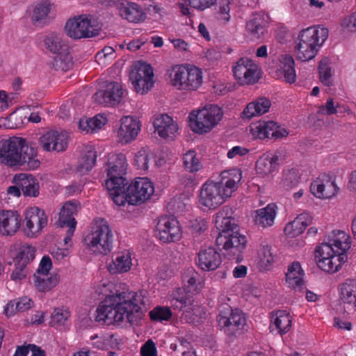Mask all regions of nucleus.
Listing matches in <instances>:
<instances>
[{
    "mask_svg": "<svg viewBox=\"0 0 356 356\" xmlns=\"http://www.w3.org/2000/svg\"><path fill=\"white\" fill-rule=\"evenodd\" d=\"M141 127L140 120L132 116H124L120 120V126L118 130L119 142L127 144L134 140Z\"/></svg>",
    "mask_w": 356,
    "mask_h": 356,
    "instance_id": "obj_20",
    "label": "nucleus"
},
{
    "mask_svg": "<svg viewBox=\"0 0 356 356\" xmlns=\"http://www.w3.org/2000/svg\"><path fill=\"white\" fill-rule=\"evenodd\" d=\"M190 227L193 234H200L207 229V221L204 218H196L190 222Z\"/></svg>",
    "mask_w": 356,
    "mask_h": 356,
    "instance_id": "obj_61",
    "label": "nucleus"
},
{
    "mask_svg": "<svg viewBox=\"0 0 356 356\" xmlns=\"http://www.w3.org/2000/svg\"><path fill=\"white\" fill-rule=\"evenodd\" d=\"M188 4L199 10H204L211 7L217 0H186Z\"/></svg>",
    "mask_w": 356,
    "mask_h": 356,
    "instance_id": "obj_58",
    "label": "nucleus"
},
{
    "mask_svg": "<svg viewBox=\"0 0 356 356\" xmlns=\"http://www.w3.org/2000/svg\"><path fill=\"white\" fill-rule=\"evenodd\" d=\"M97 156V152L90 147L79 159L76 165V171L81 175H84L89 172L95 165Z\"/></svg>",
    "mask_w": 356,
    "mask_h": 356,
    "instance_id": "obj_43",
    "label": "nucleus"
},
{
    "mask_svg": "<svg viewBox=\"0 0 356 356\" xmlns=\"http://www.w3.org/2000/svg\"><path fill=\"white\" fill-rule=\"evenodd\" d=\"M276 209L275 204H269L264 208L256 210L254 217L255 225L263 228L272 226L276 216Z\"/></svg>",
    "mask_w": 356,
    "mask_h": 356,
    "instance_id": "obj_34",
    "label": "nucleus"
},
{
    "mask_svg": "<svg viewBox=\"0 0 356 356\" xmlns=\"http://www.w3.org/2000/svg\"><path fill=\"white\" fill-rule=\"evenodd\" d=\"M223 174L219 181H207L202 186L199 202L202 206L209 209H215L231 197L236 189L235 180L224 177Z\"/></svg>",
    "mask_w": 356,
    "mask_h": 356,
    "instance_id": "obj_4",
    "label": "nucleus"
},
{
    "mask_svg": "<svg viewBox=\"0 0 356 356\" xmlns=\"http://www.w3.org/2000/svg\"><path fill=\"white\" fill-rule=\"evenodd\" d=\"M132 265L129 252H118L108 264V269L112 274L122 273L130 270Z\"/></svg>",
    "mask_w": 356,
    "mask_h": 356,
    "instance_id": "obj_36",
    "label": "nucleus"
},
{
    "mask_svg": "<svg viewBox=\"0 0 356 356\" xmlns=\"http://www.w3.org/2000/svg\"><path fill=\"white\" fill-rule=\"evenodd\" d=\"M233 72L242 84H252L259 79L257 65L247 58H242L237 62Z\"/></svg>",
    "mask_w": 356,
    "mask_h": 356,
    "instance_id": "obj_19",
    "label": "nucleus"
},
{
    "mask_svg": "<svg viewBox=\"0 0 356 356\" xmlns=\"http://www.w3.org/2000/svg\"><path fill=\"white\" fill-rule=\"evenodd\" d=\"M150 318L153 321H168L172 316V312L167 307H157L149 312Z\"/></svg>",
    "mask_w": 356,
    "mask_h": 356,
    "instance_id": "obj_53",
    "label": "nucleus"
},
{
    "mask_svg": "<svg viewBox=\"0 0 356 356\" xmlns=\"http://www.w3.org/2000/svg\"><path fill=\"white\" fill-rule=\"evenodd\" d=\"M65 29L67 35L74 39L94 37L99 31V27L92 22L91 15H79L70 19Z\"/></svg>",
    "mask_w": 356,
    "mask_h": 356,
    "instance_id": "obj_11",
    "label": "nucleus"
},
{
    "mask_svg": "<svg viewBox=\"0 0 356 356\" xmlns=\"http://www.w3.org/2000/svg\"><path fill=\"white\" fill-rule=\"evenodd\" d=\"M230 211L229 208L223 207L216 213L215 224L218 234L216 242L238 259L246 246L247 240L238 232L235 219L228 216Z\"/></svg>",
    "mask_w": 356,
    "mask_h": 356,
    "instance_id": "obj_3",
    "label": "nucleus"
},
{
    "mask_svg": "<svg viewBox=\"0 0 356 356\" xmlns=\"http://www.w3.org/2000/svg\"><path fill=\"white\" fill-rule=\"evenodd\" d=\"M107 122V118L103 115H97L92 118H82L79 122V129L86 133L93 132L102 128Z\"/></svg>",
    "mask_w": 356,
    "mask_h": 356,
    "instance_id": "obj_42",
    "label": "nucleus"
},
{
    "mask_svg": "<svg viewBox=\"0 0 356 356\" xmlns=\"http://www.w3.org/2000/svg\"><path fill=\"white\" fill-rule=\"evenodd\" d=\"M70 317V312L67 308L57 307L51 314L49 323L51 326L63 325Z\"/></svg>",
    "mask_w": 356,
    "mask_h": 356,
    "instance_id": "obj_50",
    "label": "nucleus"
},
{
    "mask_svg": "<svg viewBox=\"0 0 356 356\" xmlns=\"http://www.w3.org/2000/svg\"><path fill=\"white\" fill-rule=\"evenodd\" d=\"M217 322L220 330L230 337L242 334L247 330L245 314L238 309L225 307L218 315Z\"/></svg>",
    "mask_w": 356,
    "mask_h": 356,
    "instance_id": "obj_9",
    "label": "nucleus"
},
{
    "mask_svg": "<svg viewBox=\"0 0 356 356\" xmlns=\"http://www.w3.org/2000/svg\"><path fill=\"white\" fill-rule=\"evenodd\" d=\"M280 76L286 83H293L296 80L295 61L292 56H282L280 59Z\"/></svg>",
    "mask_w": 356,
    "mask_h": 356,
    "instance_id": "obj_38",
    "label": "nucleus"
},
{
    "mask_svg": "<svg viewBox=\"0 0 356 356\" xmlns=\"http://www.w3.org/2000/svg\"><path fill=\"white\" fill-rule=\"evenodd\" d=\"M341 26L350 31H356V12L343 18Z\"/></svg>",
    "mask_w": 356,
    "mask_h": 356,
    "instance_id": "obj_64",
    "label": "nucleus"
},
{
    "mask_svg": "<svg viewBox=\"0 0 356 356\" xmlns=\"http://www.w3.org/2000/svg\"><path fill=\"white\" fill-rule=\"evenodd\" d=\"M126 92L118 82H110L102 89L97 91L92 98L94 101L106 106L120 104Z\"/></svg>",
    "mask_w": 356,
    "mask_h": 356,
    "instance_id": "obj_16",
    "label": "nucleus"
},
{
    "mask_svg": "<svg viewBox=\"0 0 356 356\" xmlns=\"http://www.w3.org/2000/svg\"><path fill=\"white\" fill-rule=\"evenodd\" d=\"M170 79L172 85L178 90L193 91L202 83V72L195 65H175L170 71Z\"/></svg>",
    "mask_w": 356,
    "mask_h": 356,
    "instance_id": "obj_7",
    "label": "nucleus"
},
{
    "mask_svg": "<svg viewBox=\"0 0 356 356\" xmlns=\"http://www.w3.org/2000/svg\"><path fill=\"white\" fill-rule=\"evenodd\" d=\"M154 127L159 136L163 138L173 140L178 131V125L167 114H161L154 120Z\"/></svg>",
    "mask_w": 356,
    "mask_h": 356,
    "instance_id": "obj_25",
    "label": "nucleus"
},
{
    "mask_svg": "<svg viewBox=\"0 0 356 356\" xmlns=\"http://www.w3.org/2000/svg\"><path fill=\"white\" fill-rule=\"evenodd\" d=\"M26 274V265H23V264L17 261L16 267L11 274V279L15 281H19L24 279Z\"/></svg>",
    "mask_w": 356,
    "mask_h": 356,
    "instance_id": "obj_60",
    "label": "nucleus"
},
{
    "mask_svg": "<svg viewBox=\"0 0 356 356\" xmlns=\"http://www.w3.org/2000/svg\"><path fill=\"white\" fill-rule=\"evenodd\" d=\"M229 4H230L229 0H219L218 3V13L220 15H224V17H222V19L225 20V22H228L230 19Z\"/></svg>",
    "mask_w": 356,
    "mask_h": 356,
    "instance_id": "obj_62",
    "label": "nucleus"
},
{
    "mask_svg": "<svg viewBox=\"0 0 356 356\" xmlns=\"http://www.w3.org/2000/svg\"><path fill=\"white\" fill-rule=\"evenodd\" d=\"M329 60L327 58H323L318 64L319 78L323 84L327 86L332 85L331 67L328 64Z\"/></svg>",
    "mask_w": 356,
    "mask_h": 356,
    "instance_id": "obj_49",
    "label": "nucleus"
},
{
    "mask_svg": "<svg viewBox=\"0 0 356 356\" xmlns=\"http://www.w3.org/2000/svg\"><path fill=\"white\" fill-rule=\"evenodd\" d=\"M311 222V216L307 213H302L286 225L284 228L285 234L291 238L296 237L302 234Z\"/></svg>",
    "mask_w": 356,
    "mask_h": 356,
    "instance_id": "obj_32",
    "label": "nucleus"
},
{
    "mask_svg": "<svg viewBox=\"0 0 356 356\" xmlns=\"http://www.w3.org/2000/svg\"><path fill=\"white\" fill-rule=\"evenodd\" d=\"M40 143L44 151H65L67 146V135L66 132L51 130L40 138Z\"/></svg>",
    "mask_w": 356,
    "mask_h": 356,
    "instance_id": "obj_21",
    "label": "nucleus"
},
{
    "mask_svg": "<svg viewBox=\"0 0 356 356\" xmlns=\"http://www.w3.org/2000/svg\"><path fill=\"white\" fill-rule=\"evenodd\" d=\"M127 162L124 154L120 153L111 154L107 162L106 181H113L114 183H128L124 176L127 173Z\"/></svg>",
    "mask_w": 356,
    "mask_h": 356,
    "instance_id": "obj_18",
    "label": "nucleus"
},
{
    "mask_svg": "<svg viewBox=\"0 0 356 356\" xmlns=\"http://www.w3.org/2000/svg\"><path fill=\"white\" fill-rule=\"evenodd\" d=\"M0 159L6 165L28 170L40 165L37 149L25 138L17 136L0 141Z\"/></svg>",
    "mask_w": 356,
    "mask_h": 356,
    "instance_id": "obj_2",
    "label": "nucleus"
},
{
    "mask_svg": "<svg viewBox=\"0 0 356 356\" xmlns=\"http://www.w3.org/2000/svg\"><path fill=\"white\" fill-rule=\"evenodd\" d=\"M120 16L130 22L138 23L145 20L146 15L136 3H122L119 7Z\"/></svg>",
    "mask_w": 356,
    "mask_h": 356,
    "instance_id": "obj_31",
    "label": "nucleus"
},
{
    "mask_svg": "<svg viewBox=\"0 0 356 356\" xmlns=\"http://www.w3.org/2000/svg\"><path fill=\"white\" fill-rule=\"evenodd\" d=\"M338 104L335 105L332 98H328L325 105L321 106L318 109V113L326 115H331L337 113Z\"/></svg>",
    "mask_w": 356,
    "mask_h": 356,
    "instance_id": "obj_56",
    "label": "nucleus"
},
{
    "mask_svg": "<svg viewBox=\"0 0 356 356\" xmlns=\"http://www.w3.org/2000/svg\"><path fill=\"white\" fill-rule=\"evenodd\" d=\"M327 36L328 29L326 28H308L302 30L295 46L297 58L302 62L312 59L316 54V47L321 45Z\"/></svg>",
    "mask_w": 356,
    "mask_h": 356,
    "instance_id": "obj_6",
    "label": "nucleus"
},
{
    "mask_svg": "<svg viewBox=\"0 0 356 356\" xmlns=\"http://www.w3.org/2000/svg\"><path fill=\"white\" fill-rule=\"evenodd\" d=\"M346 259L347 256L345 254H338L330 258H321V259H317L316 262L318 268L322 270L329 273H334L339 270Z\"/></svg>",
    "mask_w": 356,
    "mask_h": 356,
    "instance_id": "obj_39",
    "label": "nucleus"
},
{
    "mask_svg": "<svg viewBox=\"0 0 356 356\" xmlns=\"http://www.w3.org/2000/svg\"><path fill=\"white\" fill-rule=\"evenodd\" d=\"M272 325H270L271 331L275 328L282 335L288 332L291 327V317L285 310H278L272 314Z\"/></svg>",
    "mask_w": 356,
    "mask_h": 356,
    "instance_id": "obj_37",
    "label": "nucleus"
},
{
    "mask_svg": "<svg viewBox=\"0 0 356 356\" xmlns=\"http://www.w3.org/2000/svg\"><path fill=\"white\" fill-rule=\"evenodd\" d=\"M153 69L150 65L138 62L129 74V79L137 92L145 94L153 86Z\"/></svg>",
    "mask_w": 356,
    "mask_h": 356,
    "instance_id": "obj_12",
    "label": "nucleus"
},
{
    "mask_svg": "<svg viewBox=\"0 0 356 356\" xmlns=\"http://www.w3.org/2000/svg\"><path fill=\"white\" fill-rule=\"evenodd\" d=\"M135 163L138 169L147 170L148 168L149 158L144 149L137 152L135 156Z\"/></svg>",
    "mask_w": 356,
    "mask_h": 356,
    "instance_id": "obj_57",
    "label": "nucleus"
},
{
    "mask_svg": "<svg viewBox=\"0 0 356 356\" xmlns=\"http://www.w3.org/2000/svg\"><path fill=\"white\" fill-rule=\"evenodd\" d=\"M181 235V228L176 218L172 216H163L159 219L156 236L161 241L175 242L179 240Z\"/></svg>",
    "mask_w": 356,
    "mask_h": 356,
    "instance_id": "obj_15",
    "label": "nucleus"
},
{
    "mask_svg": "<svg viewBox=\"0 0 356 356\" xmlns=\"http://www.w3.org/2000/svg\"><path fill=\"white\" fill-rule=\"evenodd\" d=\"M312 193L318 198L329 199L335 195L338 187L332 177L323 175L311 184Z\"/></svg>",
    "mask_w": 356,
    "mask_h": 356,
    "instance_id": "obj_23",
    "label": "nucleus"
},
{
    "mask_svg": "<svg viewBox=\"0 0 356 356\" xmlns=\"http://www.w3.org/2000/svg\"><path fill=\"white\" fill-rule=\"evenodd\" d=\"M13 356H46L45 352L33 344L18 346Z\"/></svg>",
    "mask_w": 356,
    "mask_h": 356,
    "instance_id": "obj_52",
    "label": "nucleus"
},
{
    "mask_svg": "<svg viewBox=\"0 0 356 356\" xmlns=\"http://www.w3.org/2000/svg\"><path fill=\"white\" fill-rule=\"evenodd\" d=\"M222 262L221 256L214 248L201 249L197 254L196 264L202 270L212 271L219 267Z\"/></svg>",
    "mask_w": 356,
    "mask_h": 356,
    "instance_id": "obj_24",
    "label": "nucleus"
},
{
    "mask_svg": "<svg viewBox=\"0 0 356 356\" xmlns=\"http://www.w3.org/2000/svg\"><path fill=\"white\" fill-rule=\"evenodd\" d=\"M129 204H140L148 200L154 193V186L147 177H138L127 187Z\"/></svg>",
    "mask_w": 356,
    "mask_h": 356,
    "instance_id": "obj_13",
    "label": "nucleus"
},
{
    "mask_svg": "<svg viewBox=\"0 0 356 356\" xmlns=\"http://www.w3.org/2000/svg\"><path fill=\"white\" fill-rule=\"evenodd\" d=\"M189 305H191V300L187 296H182L180 300L177 298H172L171 300V307L174 309L179 311L185 309V312H188V309H190L188 307Z\"/></svg>",
    "mask_w": 356,
    "mask_h": 356,
    "instance_id": "obj_59",
    "label": "nucleus"
},
{
    "mask_svg": "<svg viewBox=\"0 0 356 356\" xmlns=\"http://www.w3.org/2000/svg\"><path fill=\"white\" fill-rule=\"evenodd\" d=\"M250 133L254 138L259 139L273 138L277 140L288 135L287 131L274 121H259L252 124Z\"/></svg>",
    "mask_w": 356,
    "mask_h": 356,
    "instance_id": "obj_17",
    "label": "nucleus"
},
{
    "mask_svg": "<svg viewBox=\"0 0 356 356\" xmlns=\"http://www.w3.org/2000/svg\"><path fill=\"white\" fill-rule=\"evenodd\" d=\"M44 42L46 48L55 54L67 51L69 49V47L64 43L61 35L55 33L47 35Z\"/></svg>",
    "mask_w": 356,
    "mask_h": 356,
    "instance_id": "obj_41",
    "label": "nucleus"
},
{
    "mask_svg": "<svg viewBox=\"0 0 356 356\" xmlns=\"http://www.w3.org/2000/svg\"><path fill=\"white\" fill-rule=\"evenodd\" d=\"M267 15L264 13H255L251 19L247 22L246 29L252 40L259 39L264 34Z\"/></svg>",
    "mask_w": 356,
    "mask_h": 356,
    "instance_id": "obj_35",
    "label": "nucleus"
},
{
    "mask_svg": "<svg viewBox=\"0 0 356 356\" xmlns=\"http://www.w3.org/2000/svg\"><path fill=\"white\" fill-rule=\"evenodd\" d=\"M25 227L24 232L28 237H36L47 225V216L44 210L33 207L24 213Z\"/></svg>",
    "mask_w": 356,
    "mask_h": 356,
    "instance_id": "obj_14",
    "label": "nucleus"
},
{
    "mask_svg": "<svg viewBox=\"0 0 356 356\" xmlns=\"http://www.w3.org/2000/svg\"><path fill=\"white\" fill-rule=\"evenodd\" d=\"M141 356H156L155 344L151 340H148L140 349Z\"/></svg>",
    "mask_w": 356,
    "mask_h": 356,
    "instance_id": "obj_63",
    "label": "nucleus"
},
{
    "mask_svg": "<svg viewBox=\"0 0 356 356\" xmlns=\"http://www.w3.org/2000/svg\"><path fill=\"white\" fill-rule=\"evenodd\" d=\"M83 241L93 253L106 255L112 250L114 237L108 223L101 218L94 222Z\"/></svg>",
    "mask_w": 356,
    "mask_h": 356,
    "instance_id": "obj_5",
    "label": "nucleus"
},
{
    "mask_svg": "<svg viewBox=\"0 0 356 356\" xmlns=\"http://www.w3.org/2000/svg\"><path fill=\"white\" fill-rule=\"evenodd\" d=\"M33 282L39 291L47 292L58 284V277L56 275L35 273L33 275Z\"/></svg>",
    "mask_w": 356,
    "mask_h": 356,
    "instance_id": "obj_40",
    "label": "nucleus"
},
{
    "mask_svg": "<svg viewBox=\"0 0 356 356\" xmlns=\"http://www.w3.org/2000/svg\"><path fill=\"white\" fill-rule=\"evenodd\" d=\"M181 277L184 284H187L188 288H193L195 286L199 275L193 268H188L183 273Z\"/></svg>",
    "mask_w": 356,
    "mask_h": 356,
    "instance_id": "obj_55",
    "label": "nucleus"
},
{
    "mask_svg": "<svg viewBox=\"0 0 356 356\" xmlns=\"http://www.w3.org/2000/svg\"><path fill=\"white\" fill-rule=\"evenodd\" d=\"M270 101L266 97H260L249 103L241 113L243 119L250 120L255 116L261 115L268 111Z\"/></svg>",
    "mask_w": 356,
    "mask_h": 356,
    "instance_id": "obj_30",
    "label": "nucleus"
},
{
    "mask_svg": "<svg viewBox=\"0 0 356 356\" xmlns=\"http://www.w3.org/2000/svg\"><path fill=\"white\" fill-rule=\"evenodd\" d=\"M304 271L298 261H293L288 267L286 273V282L289 287L296 291L303 292L305 289L303 280Z\"/></svg>",
    "mask_w": 356,
    "mask_h": 356,
    "instance_id": "obj_27",
    "label": "nucleus"
},
{
    "mask_svg": "<svg viewBox=\"0 0 356 356\" xmlns=\"http://www.w3.org/2000/svg\"><path fill=\"white\" fill-rule=\"evenodd\" d=\"M79 204L76 201H69L63 205V209L59 213L58 218L60 227H64L65 223H69L71 220L75 219L74 216L79 211Z\"/></svg>",
    "mask_w": 356,
    "mask_h": 356,
    "instance_id": "obj_45",
    "label": "nucleus"
},
{
    "mask_svg": "<svg viewBox=\"0 0 356 356\" xmlns=\"http://www.w3.org/2000/svg\"><path fill=\"white\" fill-rule=\"evenodd\" d=\"M35 256V248L31 245H23L19 249L17 256L18 262L27 265L30 261H33Z\"/></svg>",
    "mask_w": 356,
    "mask_h": 356,
    "instance_id": "obj_51",
    "label": "nucleus"
},
{
    "mask_svg": "<svg viewBox=\"0 0 356 356\" xmlns=\"http://www.w3.org/2000/svg\"><path fill=\"white\" fill-rule=\"evenodd\" d=\"M51 9L52 4L49 0L38 2L33 8L31 17L33 24L35 26H43L49 22Z\"/></svg>",
    "mask_w": 356,
    "mask_h": 356,
    "instance_id": "obj_29",
    "label": "nucleus"
},
{
    "mask_svg": "<svg viewBox=\"0 0 356 356\" xmlns=\"http://www.w3.org/2000/svg\"><path fill=\"white\" fill-rule=\"evenodd\" d=\"M341 304L346 310L356 311V280L348 279L339 286Z\"/></svg>",
    "mask_w": 356,
    "mask_h": 356,
    "instance_id": "obj_26",
    "label": "nucleus"
},
{
    "mask_svg": "<svg viewBox=\"0 0 356 356\" xmlns=\"http://www.w3.org/2000/svg\"><path fill=\"white\" fill-rule=\"evenodd\" d=\"M142 296L128 289L107 296L96 309L95 320L106 325L127 321L138 325L145 316Z\"/></svg>",
    "mask_w": 356,
    "mask_h": 356,
    "instance_id": "obj_1",
    "label": "nucleus"
},
{
    "mask_svg": "<svg viewBox=\"0 0 356 356\" xmlns=\"http://www.w3.org/2000/svg\"><path fill=\"white\" fill-rule=\"evenodd\" d=\"M279 157L276 155L260 158L256 163V170L259 174L267 175L272 173L278 165Z\"/></svg>",
    "mask_w": 356,
    "mask_h": 356,
    "instance_id": "obj_44",
    "label": "nucleus"
},
{
    "mask_svg": "<svg viewBox=\"0 0 356 356\" xmlns=\"http://www.w3.org/2000/svg\"><path fill=\"white\" fill-rule=\"evenodd\" d=\"M259 257L262 266L267 268L274 261L273 253L271 252L270 247L268 245L263 246L259 251Z\"/></svg>",
    "mask_w": 356,
    "mask_h": 356,
    "instance_id": "obj_54",
    "label": "nucleus"
},
{
    "mask_svg": "<svg viewBox=\"0 0 356 356\" xmlns=\"http://www.w3.org/2000/svg\"><path fill=\"white\" fill-rule=\"evenodd\" d=\"M21 222V216L17 211H0V234L2 236L15 235L19 230Z\"/></svg>",
    "mask_w": 356,
    "mask_h": 356,
    "instance_id": "obj_22",
    "label": "nucleus"
},
{
    "mask_svg": "<svg viewBox=\"0 0 356 356\" xmlns=\"http://www.w3.org/2000/svg\"><path fill=\"white\" fill-rule=\"evenodd\" d=\"M300 180V175L298 170L292 168L284 172L282 186L286 190H291L298 186Z\"/></svg>",
    "mask_w": 356,
    "mask_h": 356,
    "instance_id": "obj_48",
    "label": "nucleus"
},
{
    "mask_svg": "<svg viewBox=\"0 0 356 356\" xmlns=\"http://www.w3.org/2000/svg\"><path fill=\"white\" fill-rule=\"evenodd\" d=\"M184 167L189 172H196L202 168V164L195 151L190 150L183 156Z\"/></svg>",
    "mask_w": 356,
    "mask_h": 356,
    "instance_id": "obj_46",
    "label": "nucleus"
},
{
    "mask_svg": "<svg viewBox=\"0 0 356 356\" xmlns=\"http://www.w3.org/2000/svg\"><path fill=\"white\" fill-rule=\"evenodd\" d=\"M128 183H114L113 181H106L105 186L109 195L113 202L118 206L124 205L126 202L129 203L127 186Z\"/></svg>",
    "mask_w": 356,
    "mask_h": 356,
    "instance_id": "obj_33",
    "label": "nucleus"
},
{
    "mask_svg": "<svg viewBox=\"0 0 356 356\" xmlns=\"http://www.w3.org/2000/svg\"><path fill=\"white\" fill-rule=\"evenodd\" d=\"M222 116V108L217 105L211 104L199 110L196 114H190V127L195 133H208L218 124Z\"/></svg>",
    "mask_w": 356,
    "mask_h": 356,
    "instance_id": "obj_8",
    "label": "nucleus"
},
{
    "mask_svg": "<svg viewBox=\"0 0 356 356\" xmlns=\"http://www.w3.org/2000/svg\"><path fill=\"white\" fill-rule=\"evenodd\" d=\"M350 247L348 237L343 231H333L328 236L327 241L321 243L316 250L315 259L330 258L338 254H344Z\"/></svg>",
    "mask_w": 356,
    "mask_h": 356,
    "instance_id": "obj_10",
    "label": "nucleus"
},
{
    "mask_svg": "<svg viewBox=\"0 0 356 356\" xmlns=\"http://www.w3.org/2000/svg\"><path fill=\"white\" fill-rule=\"evenodd\" d=\"M14 181L20 187L25 196L37 197L39 195V183L31 175L24 173L16 175Z\"/></svg>",
    "mask_w": 356,
    "mask_h": 356,
    "instance_id": "obj_28",
    "label": "nucleus"
},
{
    "mask_svg": "<svg viewBox=\"0 0 356 356\" xmlns=\"http://www.w3.org/2000/svg\"><path fill=\"white\" fill-rule=\"evenodd\" d=\"M53 67L56 70L67 71L72 65V56L69 54V49L67 51L57 54L52 63Z\"/></svg>",
    "mask_w": 356,
    "mask_h": 356,
    "instance_id": "obj_47",
    "label": "nucleus"
}]
</instances>
